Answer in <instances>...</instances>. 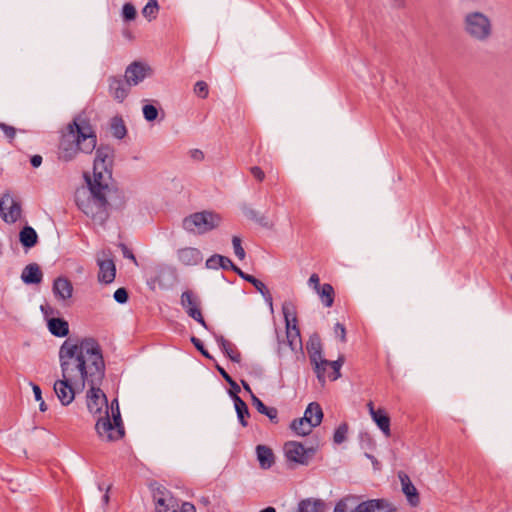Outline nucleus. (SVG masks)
<instances>
[{"mask_svg": "<svg viewBox=\"0 0 512 512\" xmlns=\"http://www.w3.org/2000/svg\"><path fill=\"white\" fill-rule=\"evenodd\" d=\"M42 163V157L40 155H34L31 158V164L33 167H39Z\"/></svg>", "mask_w": 512, "mask_h": 512, "instance_id": "obj_54", "label": "nucleus"}, {"mask_svg": "<svg viewBox=\"0 0 512 512\" xmlns=\"http://www.w3.org/2000/svg\"><path fill=\"white\" fill-rule=\"evenodd\" d=\"M152 74L153 69L150 65L145 62L134 61L127 66L125 70V79L130 86H136Z\"/></svg>", "mask_w": 512, "mask_h": 512, "instance_id": "obj_14", "label": "nucleus"}, {"mask_svg": "<svg viewBox=\"0 0 512 512\" xmlns=\"http://www.w3.org/2000/svg\"><path fill=\"white\" fill-rule=\"evenodd\" d=\"M111 412L97 418L95 429L102 441L114 442L123 438L125 429L121 419L118 401L114 399L110 405Z\"/></svg>", "mask_w": 512, "mask_h": 512, "instance_id": "obj_5", "label": "nucleus"}, {"mask_svg": "<svg viewBox=\"0 0 512 512\" xmlns=\"http://www.w3.org/2000/svg\"><path fill=\"white\" fill-rule=\"evenodd\" d=\"M194 92L200 98H206L208 96V85L204 81L196 82L194 86Z\"/></svg>", "mask_w": 512, "mask_h": 512, "instance_id": "obj_42", "label": "nucleus"}, {"mask_svg": "<svg viewBox=\"0 0 512 512\" xmlns=\"http://www.w3.org/2000/svg\"><path fill=\"white\" fill-rule=\"evenodd\" d=\"M124 256H125L126 258H129V259L133 260V261H134V263H135V264H137L136 258H135L134 254H133L131 251H129V250H127V249H125V250H124Z\"/></svg>", "mask_w": 512, "mask_h": 512, "instance_id": "obj_57", "label": "nucleus"}, {"mask_svg": "<svg viewBox=\"0 0 512 512\" xmlns=\"http://www.w3.org/2000/svg\"><path fill=\"white\" fill-rule=\"evenodd\" d=\"M126 127L119 117H114L111 121V133L114 137L122 139L126 135Z\"/></svg>", "mask_w": 512, "mask_h": 512, "instance_id": "obj_35", "label": "nucleus"}, {"mask_svg": "<svg viewBox=\"0 0 512 512\" xmlns=\"http://www.w3.org/2000/svg\"><path fill=\"white\" fill-rule=\"evenodd\" d=\"M234 272H236L244 280L250 282L257 289V291H259L264 297H268L270 300V303H272V298H271L270 292H269L268 288L266 287V285L262 281L256 279L252 275L244 273L238 267L235 269Z\"/></svg>", "mask_w": 512, "mask_h": 512, "instance_id": "obj_28", "label": "nucleus"}, {"mask_svg": "<svg viewBox=\"0 0 512 512\" xmlns=\"http://www.w3.org/2000/svg\"><path fill=\"white\" fill-rule=\"evenodd\" d=\"M143 115L147 121H153L158 116V110L155 106L148 104L143 107Z\"/></svg>", "mask_w": 512, "mask_h": 512, "instance_id": "obj_41", "label": "nucleus"}, {"mask_svg": "<svg viewBox=\"0 0 512 512\" xmlns=\"http://www.w3.org/2000/svg\"><path fill=\"white\" fill-rule=\"evenodd\" d=\"M392 505L383 499L359 502L355 496H347L341 499L335 506L334 512H393Z\"/></svg>", "mask_w": 512, "mask_h": 512, "instance_id": "obj_6", "label": "nucleus"}, {"mask_svg": "<svg viewBox=\"0 0 512 512\" xmlns=\"http://www.w3.org/2000/svg\"><path fill=\"white\" fill-rule=\"evenodd\" d=\"M462 27L464 33L478 43H487L494 35L491 17L478 10L469 11L463 16Z\"/></svg>", "mask_w": 512, "mask_h": 512, "instance_id": "obj_4", "label": "nucleus"}, {"mask_svg": "<svg viewBox=\"0 0 512 512\" xmlns=\"http://www.w3.org/2000/svg\"><path fill=\"white\" fill-rule=\"evenodd\" d=\"M48 329L56 337H65L69 334V324L62 318H50L48 320Z\"/></svg>", "mask_w": 512, "mask_h": 512, "instance_id": "obj_26", "label": "nucleus"}, {"mask_svg": "<svg viewBox=\"0 0 512 512\" xmlns=\"http://www.w3.org/2000/svg\"><path fill=\"white\" fill-rule=\"evenodd\" d=\"M99 266L98 281L103 284H110L116 276V267L112 259H98Z\"/></svg>", "mask_w": 512, "mask_h": 512, "instance_id": "obj_19", "label": "nucleus"}, {"mask_svg": "<svg viewBox=\"0 0 512 512\" xmlns=\"http://www.w3.org/2000/svg\"><path fill=\"white\" fill-rule=\"evenodd\" d=\"M252 404L256 408V410L261 414L266 409V405L254 394H252Z\"/></svg>", "mask_w": 512, "mask_h": 512, "instance_id": "obj_49", "label": "nucleus"}, {"mask_svg": "<svg viewBox=\"0 0 512 512\" xmlns=\"http://www.w3.org/2000/svg\"><path fill=\"white\" fill-rule=\"evenodd\" d=\"M43 279V273L37 263H30L24 267L21 273V280L25 284H40Z\"/></svg>", "mask_w": 512, "mask_h": 512, "instance_id": "obj_21", "label": "nucleus"}, {"mask_svg": "<svg viewBox=\"0 0 512 512\" xmlns=\"http://www.w3.org/2000/svg\"><path fill=\"white\" fill-rule=\"evenodd\" d=\"M250 172L260 182L263 181L265 178L264 171L258 166L251 167Z\"/></svg>", "mask_w": 512, "mask_h": 512, "instance_id": "obj_50", "label": "nucleus"}, {"mask_svg": "<svg viewBox=\"0 0 512 512\" xmlns=\"http://www.w3.org/2000/svg\"><path fill=\"white\" fill-rule=\"evenodd\" d=\"M192 157H193L195 160L200 161V160H202V159L204 158V154H203V152H202V151H200V150H194V151L192 152Z\"/></svg>", "mask_w": 512, "mask_h": 512, "instance_id": "obj_55", "label": "nucleus"}, {"mask_svg": "<svg viewBox=\"0 0 512 512\" xmlns=\"http://www.w3.org/2000/svg\"><path fill=\"white\" fill-rule=\"evenodd\" d=\"M308 418H298L292 421L290 428L299 436H306L311 433L312 429L314 428L311 424H309V421H307Z\"/></svg>", "mask_w": 512, "mask_h": 512, "instance_id": "obj_32", "label": "nucleus"}, {"mask_svg": "<svg viewBox=\"0 0 512 512\" xmlns=\"http://www.w3.org/2000/svg\"><path fill=\"white\" fill-rule=\"evenodd\" d=\"M110 485L107 486L106 488V493L103 495V501L105 504H107L109 502V495H108V491L110 490Z\"/></svg>", "mask_w": 512, "mask_h": 512, "instance_id": "obj_60", "label": "nucleus"}, {"mask_svg": "<svg viewBox=\"0 0 512 512\" xmlns=\"http://www.w3.org/2000/svg\"><path fill=\"white\" fill-rule=\"evenodd\" d=\"M206 267L208 269H217L221 267L225 270L231 269L233 271H235L237 268V266L234 265L228 257L219 254H215L209 257L206 261Z\"/></svg>", "mask_w": 512, "mask_h": 512, "instance_id": "obj_25", "label": "nucleus"}, {"mask_svg": "<svg viewBox=\"0 0 512 512\" xmlns=\"http://www.w3.org/2000/svg\"><path fill=\"white\" fill-rule=\"evenodd\" d=\"M221 223V216L211 211L193 213L183 219V228L190 233L205 234Z\"/></svg>", "mask_w": 512, "mask_h": 512, "instance_id": "obj_9", "label": "nucleus"}, {"mask_svg": "<svg viewBox=\"0 0 512 512\" xmlns=\"http://www.w3.org/2000/svg\"><path fill=\"white\" fill-rule=\"evenodd\" d=\"M150 490L155 505L154 512H178L177 500L160 482H151Z\"/></svg>", "mask_w": 512, "mask_h": 512, "instance_id": "obj_11", "label": "nucleus"}, {"mask_svg": "<svg viewBox=\"0 0 512 512\" xmlns=\"http://www.w3.org/2000/svg\"><path fill=\"white\" fill-rule=\"evenodd\" d=\"M286 459L297 465H308L317 453L318 446L304 447L300 442L289 441L283 447Z\"/></svg>", "mask_w": 512, "mask_h": 512, "instance_id": "obj_10", "label": "nucleus"}, {"mask_svg": "<svg viewBox=\"0 0 512 512\" xmlns=\"http://www.w3.org/2000/svg\"><path fill=\"white\" fill-rule=\"evenodd\" d=\"M309 284L314 287L315 291L322 286V285H320L319 276L315 273L310 276Z\"/></svg>", "mask_w": 512, "mask_h": 512, "instance_id": "obj_52", "label": "nucleus"}, {"mask_svg": "<svg viewBox=\"0 0 512 512\" xmlns=\"http://www.w3.org/2000/svg\"><path fill=\"white\" fill-rule=\"evenodd\" d=\"M114 299L118 303H121V304L126 303L127 300H128V292H127V290L125 288H118L114 292Z\"/></svg>", "mask_w": 512, "mask_h": 512, "instance_id": "obj_46", "label": "nucleus"}, {"mask_svg": "<svg viewBox=\"0 0 512 512\" xmlns=\"http://www.w3.org/2000/svg\"><path fill=\"white\" fill-rule=\"evenodd\" d=\"M62 379L54 383V391L62 405L75 399L77 391L86 384H101L105 376V362L98 342L93 338L68 339L59 349Z\"/></svg>", "mask_w": 512, "mask_h": 512, "instance_id": "obj_1", "label": "nucleus"}, {"mask_svg": "<svg viewBox=\"0 0 512 512\" xmlns=\"http://www.w3.org/2000/svg\"><path fill=\"white\" fill-rule=\"evenodd\" d=\"M282 310L286 326V339L278 343V354L280 356L285 353V346H288L293 352L302 350V339L297 325L296 313L293 307L287 304L283 305Z\"/></svg>", "mask_w": 512, "mask_h": 512, "instance_id": "obj_7", "label": "nucleus"}, {"mask_svg": "<svg viewBox=\"0 0 512 512\" xmlns=\"http://www.w3.org/2000/svg\"><path fill=\"white\" fill-rule=\"evenodd\" d=\"M371 418L377 424V426L380 428V430L384 433V435L386 437H389L391 435L390 418L386 414L384 409H382V408L377 409L376 414H374V416H371Z\"/></svg>", "mask_w": 512, "mask_h": 512, "instance_id": "obj_29", "label": "nucleus"}, {"mask_svg": "<svg viewBox=\"0 0 512 512\" xmlns=\"http://www.w3.org/2000/svg\"><path fill=\"white\" fill-rule=\"evenodd\" d=\"M318 345L321 347L320 343H317V344L312 343L311 344V348L309 349V356L311 355L312 351L318 350Z\"/></svg>", "mask_w": 512, "mask_h": 512, "instance_id": "obj_61", "label": "nucleus"}, {"mask_svg": "<svg viewBox=\"0 0 512 512\" xmlns=\"http://www.w3.org/2000/svg\"><path fill=\"white\" fill-rule=\"evenodd\" d=\"M123 18L127 21L134 20L136 18L137 12L133 4L125 3L122 8Z\"/></svg>", "mask_w": 512, "mask_h": 512, "instance_id": "obj_40", "label": "nucleus"}, {"mask_svg": "<svg viewBox=\"0 0 512 512\" xmlns=\"http://www.w3.org/2000/svg\"><path fill=\"white\" fill-rule=\"evenodd\" d=\"M234 406L237 412L238 419L243 427L247 426L246 419L249 417V410L247 404L237 395H233Z\"/></svg>", "mask_w": 512, "mask_h": 512, "instance_id": "obj_31", "label": "nucleus"}, {"mask_svg": "<svg viewBox=\"0 0 512 512\" xmlns=\"http://www.w3.org/2000/svg\"><path fill=\"white\" fill-rule=\"evenodd\" d=\"M0 215L6 223H15L21 216L20 204L9 194L0 199Z\"/></svg>", "mask_w": 512, "mask_h": 512, "instance_id": "obj_15", "label": "nucleus"}, {"mask_svg": "<svg viewBox=\"0 0 512 512\" xmlns=\"http://www.w3.org/2000/svg\"><path fill=\"white\" fill-rule=\"evenodd\" d=\"M334 333L340 338L342 342L346 341V330L344 325L337 323L334 327Z\"/></svg>", "mask_w": 512, "mask_h": 512, "instance_id": "obj_48", "label": "nucleus"}, {"mask_svg": "<svg viewBox=\"0 0 512 512\" xmlns=\"http://www.w3.org/2000/svg\"><path fill=\"white\" fill-rule=\"evenodd\" d=\"M90 389L87 392V408L95 417L105 415V412H111L110 406L104 392L98 387L100 384H87Z\"/></svg>", "mask_w": 512, "mask_h": 512, "instance_id": "obj_13", "label": "nucleus"}, {"mask_svg": "<svg viewBox=\"0 0 512 512\" xmlns=\"http://www.w3.org/2000/svg\"><path fill=\"white\" fill-rule=\"evenodd\" d=\"M303 417L308 418L307 421H309V424L313 427L320 425L323 418V412L320 405L315 402L310 403L307 406Z\"/></svg>", "mask_w": 512, "mask_h": 512, "instance_id": "obj_27", "label": "nucleus"}, {"mask_svg": "<svg viewBox=\"0 0 512 512\" xmlns=\"http://www.w3.org/2000/svg\"><path fill=\"white\" fill-rule=\"evenodd\" d=\"M242 385H243V388H244L247 392H249L251 395L253 394V393H252V390H251V388H250V386L248 385V383H246L245 381H242Z\"/></svg>", "mask_w": 512, "mask_h": 512, "instance_id": "obj_62", "label": "nucleus"}, {"mask_svg": "<svg viewBox=\"0 0 512 512\" xmlns=\"http://www.w3.org/2000/svg\"><path fill=\"white\" fill-rule=\"evenodd\" d=\"M178 260L186 266L198 265L202 262L203 256L199 249L194 247H184L177 251Z\"/></svg>", "mask_w": 512, "mask_h": 512, "instance_id": "obj_20", "label": "nucleus"}, {"mask_svg": "<svg viewBox=\"0 0 512 512\" xmlns=\"http://www.w3.org/2000/svg\"><path fill=\"white\" fill-rule=\"evenodd\" d=\"M257 460L263 469H269L275 462V456L272 449L266 445L256 447Z\"/></svg>", "mask_w": 512, "mask_h": 512, "instance_id": "obj_22", "label": "nucleus"}, {"mask_svg": "<svg viewBox=\"0 0 512 512\" xmlns=\"http://www.w3.org/2000/svg\"><path fill=\"white\" fill-rule=\"evenodd\" d=\"M221 341H222V346L225 349L228 356L230 357V359L235 362H239L240 354L238 352L233 351V349L231 348V344L228 341H226L224 339H222Z\"/></svg>", "mask_w": 512, "mask_h": 512, "instance_id": "obj_44", "label": "nucleus"}, {"mask_svg": "<svg viewBox=\"0 0 512 512\" xmlns=\"http://www.w3.org/2000/svg\"><path fill=\"white\" fill-rule=\"evenodd\" d=\"M310 361L321 383H325L326 379L335 381L341 377L340 369L344 363L343 356H340L335 361H328L323 358L320 346L318 345V350L311 352Z\"/></svg>", "mask_w": 512, "mask_h": 512, "instance_id": "obj_8", "label": "nucleus"}, {"mask_svg": "<svg viewBox=\"0 0 512 512\" xmlns=\"http://www.w3.org/2000/svg\"><path fill=\"white\" fill-rule=\"evenodd\" d=\"M401 486L408 505L414 508L418 507L420 504V493L413 482H401Z\"/></svg>", "mask_w": 512, "mask_h": 512, "instance_id": "obj_24", "label": "nucleus"}, {"mask_svg": "<svg viewBox=\"0 0 512 512\" xmlns=\"http://www.w3.org/2000/svg\"><path fill=\"white\" fill-rule=\"evenodd\" d=\"M218 370H219L220 374L223 376V378L231 385L232 396L234 394H237L240 391V387L237 385V383L235 381H233V379L229 376V374L223 368L218 367Z\"/></svg>", "mask_w": 512, "mask_h": 512, "instance_id": "obj_43", "label": "nucleus"}, {"mask_svg": "<svg viewBox=\"0 0 512 512\" xmlns=\"http://www.w3.org/2000/svg\"><path fill=\"white\" fill-rule=\"evenodd\" d=\"M262 414L266 415L271 422L278 423V410L275 407H266Z\"/></svg>", "mask_w": 512, "mask_h": 512, "instance_id": "obj_47", "label": "nucleus"}, {"mask_svg": "<svg viewBox=\"0 0 512 512\" xmlns=\"http://www.w3.org/2000/svg\"><path fill=\"white\" fill-rule=\"evenodd\" d=\"M0 129L3 131L5 136L12 141L16 136V129L13 126L7 125L0 122Z\"/></svg>", "mask_w": 512, "mask_h": 512, "instance_id": "obj_45", "label": "nucleus"}, {"mask_svg": "<svg viewBox=\"0 0 512 512\" xmlns=\"http://www.w3.org/2000/svg\"><path fill=\"white\" fill-rule=\"evenodd\" d=\"M130 84L127 83L126 79L122 80L117 77L109 78V93L114 100L123 102L129 94Z\"/></svg>", "mask_w": 512, "mask_h": 512, "instance_id": "obj_18", "label": "nucleus"}, {"mask_svg": "<svg viewBox=\"0 0 512 512\" xmlns=\"http://www.w3.org/2000/svg\"><path fill=\"white\" fill-rule=\"evenodd\" d=\"M113 151L109 147H99L96 150V157L94 160L93 177L91 180L100 182H110Z\"/></svg>", "mask_w": 512, "mask_h": 512, "instance_id": "obj_12", "label": "nucleus"}, {"mask_svg": "<svg viewBox=\"0 0 512 512\" xmlns=\"http://www.w3.org/2000/svg\"><path fill=\"white\" fill-rule=\"evenodd\" d=\"M159 5L157 0H149L142 9V15L148 20L152 21L157 17Z\"/></svg>", "mask_w": 512, "mask_h": 512, "instance_id": "obj_34", "label": "nucleus"}, {"mask_svg": "<svg viewBox=\"0 0 512 512\" xmlns=\"http://www.w3.org/2000/svg\"><path fill=\"white\" fill-rule=\"evenodd\" d=\"M250 218L252 219H256L257 220V216H258V213L255 211V210H252L250 209L248 211V214H247Z\"/></svg>", "mask_w": 512, "mask_h": 512, "instance_id": "obj_59", "label": "nucleus"}, {"mask_svg": "<svg viewBox=\"0 0 512 512\" xmlns=\"http://www.w3.org/2000/svg\"><path fill=\"white\" fill-rule=\"evenodd\" d=\"M367 408L369 410L370 416H374V414H376L377 410L374 408V403L372 401L367 403Z\"/></svg>", "mask_w": 512, "mask_h": 512, "instance_id": "obj_56", "label": "nucleus"}, {"mask_svg": "<svg viewBox=\"0 0 512 512\" xmlns=\"http://www.w3.org/2000/svg\"><path fill=\"white\" fill-rule=\"evenodd\" d=\"M348 426L346 423L341 424L334 432L333 440L336 444H341L346 440Z\"/></svg>", "mask_w": 512, "mask_h": 512, "instance_id": "obj_38", "label": "nucleus"}, {"mask_svg": "<svg viewBox=\"0 0 512 512\" xmlns=\"http://www.w3.org/2000/svg\"><path fill=\"white\" fill-rule=\"evenodd\" d=\"M180 512H196V509L193 504H191L189 502H184L181 505Z\"/></svg>", "mask_w": 512, "mask_h": 512, "instance_id": "obj_53", "label": "nucleus"}, {"mask_svg": "<svg viewBox=\"0 0 512 512\" xmlns=\"http://www.w3.org/2000/svg\"><path fill=\"white\" fill-rule=\"evenodd\" d=\"M52 290L59 301L66 302L73 296V285L66 277H57L53 282Z\"/></svg>", "mask_w": 512, "mask_h": 512, "instance_id": "obj_17", "label": "nucleus"}, {"mask_svg": "<svg viewBox=\"0 0 512 512\" xmlns=\"http://www.w3.org/2000/svg\"><path fill=\"white\" fill-rule=\"evenodd\" d=\"M232 245L234 253L239 260H243L246 256L245 250L242 247L241 239L238 236H233Z\"/></svg>", "mask_w": 512, "mask_h": 512, "instance_id": "obj_39", "label": "nucleus"}, {"mask_svg": "<svg viewBox=\"0 0 512 512\" xmlns=\"http://www.w3.org/2000/svg\"><path fill=\"white\" fill-rule=\"evenodd\" d=\"M326 503L317 498H306L298 503L297 512H324Z\"/></svg>", "mask_w": 512, "mask_h": 512, "instance_id": "obj_23", "label": "nucleus"}, {"mask_svg": "<svg viewBox=\"0 0 512 512\" xmlns=\"http://www.w3.org/2000/svg\"><path fill=\"white\" fill-rule=\"evenodd\" d=\"M170 274V271L165 267H158L155 270V275L151 279L153 284H157L159 287H165V277Z\"/></svg>", "mask_w": 512, "mask_h": 512, "instance_id": "obj_36", "label": "nucleus"}, {"mask_svg": "<svg viewBox=\"0 0 512 512\" xmlns=\"http://www.w3.org/2000/svg\"><path fill=\"white\" fill-rule=\"evenodd\" d=\"M19 240L25 248H31L36 245L38 235L32 227L25 226L19 233Z\"/></svg>", "mask_w": 512, "mask_h": 512, "instance_id": "obj_30", "label": "nucleus"}, {"mask_svg": "<svg viewBox=\"0 0 512 512\" xmlns=\"http://www.w3.org/2000/svg\"><path fill=\"white\" fill-rule=\"evenodd\" d=\"M260 512H276V510L273 507H267V508L261 510Z\"/></svg>", "mask_w": 512, "mask_h": 512, "instance_id": "obj_63", "label": "nucleus"}, {"mask_svg": "<svg viewBox=\"0 0 512 512\" xmlns=\"http://www.w3.org/2000/svg\"><path fill=\"white\" fill-rule=\"evenodd\" d=\"M97 146V136L89 121L81 116L75 117L62 132L58 158L69 162L79 153L91 154Z\"/></svg>", "mask_w": 512, "mask_h": 512, "instance_id": "obj_3", "label": "nucleus"}, {"mask_svg": "<svg viewBox=\"0 0 512 512\" xmlns=\"http://www.w3.org/2000/svg\"><path fill=\"white\" fill-rule=\"evenodd\" d=\"M398 478L399 480H409V476L403 471L398 473Z\"/></svg>", "mask_w": 512, "mask_h": 512, "instance_id": "obj_58", "label": "nucleus"}, {"mask_svg": "<svg viewBox=\"0 0 512 512\" xmlns=\"http://www.w3.org/2000/svg\"><path fill=\"white\" fill-rule=\"evenodd\" d=\"M86 186L75 192L77 207L95 223L103 225L109 217L115 192L107 182L91 180L85 175Z\"/></svg>", "mask_w": 512, "mask_h": 512, "instance_id": "obj_2", "label": "nucleus"}, {"mask_svg": "<svg viewBox=\"0 0 512 512\" xmlns=\"http://www.w3.org/2000/svg\"><path fill=\"white\" fill-rule=\"evenodd\" d=\"M191 341L192 343L194 344V346L205 356V357H208L210 358V355L208 354V352L204 349V346L201 342L200 339L196 338V337H192L191 338Z\"/></svg>", "mask_w": 512, "mask_h": 512, "instance_id": "obj_51", "label": "nucleus"}, {"mask_svg": "<svg viewBox=\"0 0 512 512\" xmlns=\"http://www.w3.org/2000/svg\"><path fill=\"white\" fill-rule=\"evenodd\" d=\"M317 294L319 295L322 303L326 307H331L334 302V289L332 285L326 283L323 284L319 289L316 290Z\"/></svg>", "mask_w": 512, "mask_h": 512, "instance_id": "obj_33", "label": "nucleus"}, {"mask_svg": "<svg viewBox=\"0 0 512 512\" xmlns=\"http://www.w3.org/2000/svg\"><path fill=\"white\" fill-rule=\"evenodd\" d=\"M30 385L32 387V391H33L35 400L37 402H39V409H40V411L41 412H46L48 410V406H47V404L45 403V401L42 398V392H41L40 387L38 385L34 384V383H30Z\"/></svg>", "mask_w": 512, "mask_h": 512, "instance_id": "obj_37", "label": "nucleus"}, {"mask_svg": "<svg viewBox=\"0 0 512 512\" xmlns=\"http://www.w3.org/2000/svg\"><path fill=\"white\" fill-rule=\"evenodd\" d=\"M181 305L191 318L199 322L202 326L206 327V322L199 308L200 300L196 294H194L192 291L183 292L181 295Z\"/></svg>", "mask_w": 512, "mask_h": 512, "instance_id": "obj_16", "label": "nucleus"}]
</instances>
